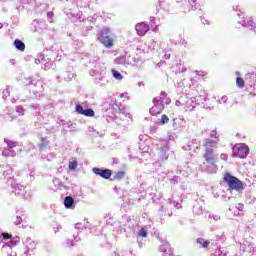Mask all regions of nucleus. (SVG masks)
<instances>
[{"label": "nucleus", "mask_w": 256, "mask_h": 256, "mask_svg": "<svg viewBox=\"0 0 256 256\" xmlns=\"http://www.w3.org/2000/svg\"><path fill=\"white\" fill-rule=\"evenodd\" d=\"M76 111L80 115H84V113H85V109H83V106H81V105H76Z\"/></svg>", "instance_id": "nucleus-43"}, {"label": "nucleus", "mask_w": 256, "mask_h": 256, "mask_svg": "<svg viewBox=\"0 0 256 256\" xmlns=\"http://www.w3.org/2000/svg\"><path fill=\"white\" fill-rule=\"evenodd\" d=\"M232 151V157H238L239 159H245L249 155V147L243 143L234 145Z\"/></svg>", "instance_id": "nucleus-7"}, {"label": "nucleus", "mask_w": 256, "mask_h": 256, "mask_svg": "<svg viewBox=\"0 0 256 256\" xmlns=\"http://www.w3.org/2000/svg\"><path fill=\"white\" fill-rule=\"evenodd\" d=\"M35 63H36V65H39L40 63H43V62L41 60H39V58H36Z\"/></svg>", "instance_id": "nucleus-60"}, {"label": "nucleus", "mask_w": 256, "mask_h": 256, "mask_svg": "<svg viewBox=\"0 0 256 256\" xmlns=\"http://www.w3.org/2000/svg\"><path fill=\"white\" fill-rule=\"evenodd\" d=\"M138 245H139V248H140V249H143V247H144L145 244H143V242H141V239H139Z\"/></svg>", "instance_id": "nucleus-58"}, {"label": "nucleus", "mask_w": 256, "mask_h": 256, "mask_svg": "<svg viewBox=\"0 0 256 256\" xmlns=\"http://www.w3.org/2000/svg\"><path fill=\"white\" fill-rule=\"evenodd\" d=\"M11 175H13V169L8 167L6 170L3 171L2 177H6L7 179H11Z\"/></svg>", "instance_id": "nucleus-29"}, {"label": "nucleus", "mask_w": 256, "mask_h": 256, "mask_svg": "<svg viewBox=\"0 0 256 256\" xmlns=\"http://www.w3.org/2000/svg\"><path fill=\"white\" fill-rule=\"evenodd\" d=\"M224 181L227 183L229 189L239 192L243 191V182L230 173L224 174Z\"/></svg>", "instance_id": "nucleus-5"}, {"label": "nucleus", "mask_w": 256, "mask_h": 256, "mask_svg": "<svg viewBox=\"0 0 256 256\" xmlns=\"http://www.w3.org/2000/svg\"><path fill=\"white\" fill-rule=\"evenodd\" d=\"M236 85L237 87H239L240 89H243L245 87V80H243V78L241 77H237L236 78Z\"/></svg>", "instance_id": "nucleus-30"}, {"label": "nucleus", "mask_w": 256, "mask_h": 256, "mask_svg": "<svg viewBox=\"0 0 256 256\" xmlns=\"http://www.w3.org/2000/svg\"><path fill=\"white\" fill-rule=\"evenodd\" d=\"M141 237H147V230L145 228L140 229L138 236H137V241L139 242V239Z\"/></svg>", "instance_id": "nucleus-35"}, {"label": "nucleus", "mask_w": 256, "mask_h": 256, "mask_svg": "<svg viewBox=\"0 0 256 256\" xmlns=\"http://www.w3.org/2000/svg\"><path fill=\"white\" fill-rule=\"evenodd\" d=\"M219 219H221V216L219 215L214 216V221H219Z\"/></svg>", "instance_id": "nucleus-61"}, {"label": "nucleus", "mask_w": 256, "mask_h": 256, "mask_svg": "<svg viewBox=\"0 0 256 256\" xmlns=\"http://www.w3.org/2000/svg\"><path fill=\"white\" fill-rule=\"evenodd\" d=\"M118 117L122 121L120 125H122L123 127H127V125L131 123V114L127 112H120Z\"/></svg>", "instance_id": "nucleus-17"}, {"label": "nucleus", "mask_w": 256, "mask_h": 256, "mask_svg": "<svg viewBox=\"0 0 256 256\" xmlns=\"http://www.w3.org/2000/svg\"><path fill=\"white\" fill-rule=\"evenodd\" d=\"M160 251L164 253V256H173V251L169 248V245H163L160 247Z\"/></svg>", "instance_id": "nucleus-23"}, {"label": "nucleus", "mask_w": 256, "mask_h": 256, "mask_svg": "<svg viewBox=\"0 0 256 256\" xmlns=\"http://www.w3.org/2000/svg\"><path fill=\"white\" fill-rule=\"evenodd\" d=\"M24 245L26 249V255H31L33 253V250L37 249V243H35V241H33L30 237H27L25 239Z\"/></svg>", "instance_id": "nucleus-11"}, {"label": "nucleus", "mask_w": 256, "mask_h": 256, "mask_svg": "<svg viewBox=\"0 0 256 256\" xmlns=\"http://www.w3.org/2000/svg\"><path fill=\"white\" fill-rule=\"evenodd\" d=\"M89 225V222H86V223H81V222H78L75 224V229H78V230H81V229H87Z\"/></svg>", "instance_id": "nucleus-34"}, {"label": "nucleus", "mask_w": 256, "mask_h": 256, "mask_svg": "<svg viewBox=\"0 0 256 256\" xmlns=\"http://www.w3.org/2000/svg\"><path fill=\"white\" fill-rule=\"evenodd\" d=\"M79 163L77 162V160H73L69 162V169L70 171H75V169H77Z\"/></svg>", "instance_id": "nucleus-32"}, {"label": "nucleus", "mask_w": 256, "mask_h": 256, "mask_svg": "<svg viewBox=\"0 0 256 256\" xmlns=\"http://www.w3.org/2000/svg\"><path fill=\"white\" fill-rule=\"evenodd\" d=\"M245 79H253V81H255V85H256V74L255 73L246 74Z\"/></svg>", "instance_id": "nucleus-42"}, {"label": "nucleus", "mask_w": 256, "mask_h": 256, "mask_svg": "<svg viewBox=\"0 0 256 256\" xmlns=\"http://www.w3.org/2000/svg\"><path fill=\"white\" fill-rule=\"evenodd\" d=\"M217 143H219V139L217 140L205 139L203 143V147L205 148V151H207V149H213V147H217Z\"/></svg>", "instance_id": "nucleus-18"}, {"label": "nucleus", "mask_w": 256, "mask_h": 256, "mask_svg": "<svg viewBox=\"0 0 256 256\" xmlns=\"http://www.w3.org/2000/svg\"><path fill=\"white\" fill-rule=\"evenodd\" d=\"M4 141L6 143V147L2 150L3 157H15L19 151L17 143L7 139Z\"/></svg>", "instance_id": "nucleus-6"}, {"label": "nucleus", "mask_w": 256, "mask_h": 256, "mask_svg": "<svg viewBox=\"0 0 256 256\" xmlns=\"http://www.w3.org/2000/svg\"><path fill=\"white\" fill-rule=\"evenodd\" d=\"M14 46L18 49V51H25V43L19 39L14 41Z\"/></svg>", "instance_id": "nucleus-25"}, {"label": "nucleus", "mask_w": 256, "mask_h": 256, "mask_svg": "<svg viewBox=\"0 0 256 256\" xmlns=\"http://www.w3.org/2000/svg\"><path fill=\"white\" fill-rule=\"evenodd\" d=\"M187 72V66H185V64L179 62L176 64L175 67V73H186Z\"/></svg>", "instance_id": "nucleus-22"}, {"label": "nucleus", "mask_w": 256, "mask_h": 256, "mask_svg": "<svg viewBox=\"0 0 256 256\" xmlns=\"http://www.w3.org/2000/svg\"><path fill=\"white\" fill-rule=\"evenodd\" d=\"M64 245L65 247H75V243L71 239H68Z\"/></svg>", "instance_id": "nucleus-46"}, {"label": "nucleus", "mask_w": 256, "mask_h": 256, "mask_svg": "<svg viewBox=\"0 0 256 256\" xmlns=\"http://www.w3.org/2000/svg\"><path fill=\"white\" fill-rule=\"evenodd\" d=\"M241 20L238 21V25H242V27H247L250 31L256 32V24L252 20H245V16L243 14H238V17H241Z\"/></svg>", "instance_id": "nucleus-10"}, {"label": "nucleus", "mask_w": 256, "mask_h": 256, "mask_svg": "<svg viewBox=\"0 0 256 256\" xmlns=\"http://www.w3.org/2000/svg\"><path fill=\"white\" fill-rule=\"evenodd\" d=\"M111 256H133V252L131 250H123L120 253L113 252Z\"/></svg>", "instance_id": "nucleus-26"}, {"label": "nucleus", "mask_w": 256, "mask_h": 256, "mask_svg": "<svg viewBox=\"0 0 256 256\" xmlns=\"http://www.w3.org/2000/svg\"><path fill=\"white\" fill-rule=\"evenodd\" d=\"M61 229H62V227H61V225H59V224H55V225L53 226V231H54V233H59V231H61Z\"/></svg>", "instance_id": "nucleus-47"}, {"label": "nucleus", "mask_w": 256, "mask_h": 256, "mask_svg": "<svg viewBox=\"0 0 256 256\" xmlns=\"http://www.w3.org/2000/svg\"><path fill=\"white\" fill-rule=\"evenodd\" d=\"M135 30L137 31V34L140 35V37H143L149 31V25H147L145 22H141L136 24Z\"/></svg>", "instance_id": "nucleus-15"}, {"label": "nucleus", "mask_w": 256, "mask_h": 256, "mask_svg": "<svg viewBox=\"0 0 256 256\" xmlns=\"http://www.w3.org/2000/svg\"><path fill=\"white\" fill-rule=\"evenodd\" d=\"M39 147H40L41 151H45V149H47V147H49V142L47 141V139L41 138V143L39 144Z\"/></svg>", "instance_id": "nucleus-28"}, {"label": "nucleus", "mask_w": 256, "mask_h": 256, "mask_svg": "<svg viewBox=\"0 0 256 256\" xmlns=\"http://www.w3.org/2000/svg\"><path fill=\"white\" fill-rule=\"evenodd\" d=\"M64 79H65L66 81H71V80L73 79V74L68 73V77H65V76H64Z\"/></svg>", "instance_id": "nucleus-56"}, {"label": "nucleus", "mask_w": 256, "mask_h": 256, "mask_svg": "<svg viewBox=\"0 0 256 256\" xmlns=\"http://www.w3.org/2000/svg\"><path fill=\"white\" fill-rule=\"evenodd\" d=\"M24 85H31V80H26L25 82H24Z\"/></svg>", "instance_id": "nucleus-63"}, {"label": "nucleus", "mask_w": 256, "mask_h": 256, "mask_svg": "<svg viewBox=\"0 0 256 256\" xmlns=\"http://www.w3.org/2000/svg\"><path fill=\"white\" fill-rule=\"evenodd\" d=\"M64 206L66 209H75V199H73L71 196H67L64 199Z\"/></svg>", "instance_id": "nucleus-20"}, {"label": "nucleus", "mask_w": 256, "mask_h": 256, "mask_svg": "<svg viewBox=\"0 0 256 256\" xmlns=\"http://www.w3.org/2000/svg\"><path fill=\"white\" fill-rule=\"evenodd\" d=\"M13 91L12 87H8L3 91V99H7V95H9Z\"/></svg>", "instance_id": "nucleus-40"}, {"label": "nucleus", "mask_w": 256, "mask_h": 256, "mask_svg": "<svg viewBox=\"0 0 256 256\" xmlns=\"http://www.w3.org/2000/svg\"><path fill=\"white\" fill-rule=\"evenodd\" d=\"M227 101H228L227 96H222L220 99L217 100V103H220L221 105L223 103H227Z\"/></svg>", "instance_id": "nucleus-45"}, {"label": "nucleus", "mask_w": 256, "mask_h": 256, "mask_svg": "<svg viewBox=\"0 0 256 256\" xmlns=\"http://www.w3.org/2000/svg\"><path fill=\"white\" fill-rule=\"evenodd\" d=\"M97 39L102 43V45H104V47L111 49L114 45L115 34H113L111 29L104 27L98 33Z\"/></svg>", "instance_id": "nucleus-3"}, {"label": "nucleus", "mask_w": 256, "mask_h": 256, "mask_svg": "<svg viewBox=\"0 0 256 256\" xmlns=\"http://www.w3.org/2000/svg\"><path fill=\"white\" fill-rule=\"evenodd\" d=\"M19 241V236L13 238L7 233H2L0 235V247L2 253L7 256H17V243H19Z\"/></svg>", "instance_id": "nucleus-1"}, {"label": "nucleus", "mask_w": 256, "mask_h": 256, "mask_svg": "<svg viewBox=\"0 0 256 256\" xmlns=\"http://www.w3.org/2000/svg\"><path fill=\"white\" fill-rule=\"evenodd\" d=\"M112 75L114 79H117V81H121V79H123V76L121 75V73H119V71L115 69H112Z\"/></svg>", "instance_id": "nucleus-33"}, {"label": "nucleus", "mask_w": 256, "mask_h": 256, "mask_svg": "<svg viewBox=\"0 0 256 256\" xmlns=\"http://www.w3.org/2000/svg\"><path fill=\"white\" fill-rule=\"evenodd\" d=\"M228 155L227 154H225V153H222L221 155H220V159L222 160V161H227V159H228Z\"/></svg>", "instance_id": "nucleus-52"}, {"label": "nucleus", "mask_w": 256, "mask_h": 256, "mask_svg": "<svg viewBox=\"0 0 256 256\" xmlns=\"http://www.w3.org/2000/svg\"><path fill=\"white\" fill-rule=\"evenodd\" d=\"M168 201H169L170 207H171V206H172V207H179V203H177V202H175V201H173V200H171V199H169Z\"/></svg>", "instance_id": "nucleus-50"}, {"label": "nucleus", "mask_w": 256, "mask_h": 256, "mask_svg": "<svg viewBox=\"0 0 256 256\" xmlns=\"http://www.w3.org/2000/svg\"><path fill=\"white\" fill-rule=\"evenodd\" d=\"M123 177H125V172L120 171V172L116 173V175L114 176V179H116L117 181H121V179H123Z\"/></svg>", "instance_id": "nucleus-38"}, {"label": "nucleus", "mask_w": 256, "mask_h": 256, "mask_svg": "<svg viewBox=\"0 0 256 256\" xmlns=\"http://www.w3.org/2000/svg\"><path fill=\"white\" fill-rule=\"evenodd\" d=\"M176 107H184L185 111H193L197 107V101L195 98H189L187 95H182L175 102Z\"/></svg>", "instance_id": "nucleus-4"}, {"label": "nucleus", "mask_w": 256, "mask_h": 256, "mask_svg": "<svg viewBox=\"0 0 256 256\" xmlns=\"http://www.w3.org/2000/svg\"><path fill=\"white\" fill-rule=\"evenodd\" d=\"M193 144V142H189L188 146H184L183 149L184 151H191V145Z\"/></svg>", "instance_id": "nucleus-54"}, {"label": "nucleus", "mask_w": 256, "mask_h": 256, "mask_svg": "<svg viewBox=\"0 0 256 256\" xmlns=\"http://www.w3.org/2000/svg\"><path fill=\"white\" fill-rule=\"evenodd\" d=\"M53 65H55L53 61H48L44 64L42 69H44V71H49V69L53 68Z\"/></svg>", "instance_id": "nucleus-36"}, {"label": "nucleus", "mask_w": 256, "mask_h": 256, "mask_svg": "<svg viewBox=\"0 0 256 256\" xmlns=\"http://www.w3.org/2000/svg\"><path fill=\"white\" fill-rule=\"evenodd\" d=\"M25 219V213L18 211L16 212V217L14 218V225H21Z\"/></svg>", "instance_id": "nucleus-21"}, {"label": "nucleus", "mask_w": 256, "mask_h": 256, "mask_svg": "<svg viewBox=\"0 0 256 256\" xmlns=\"http://www.w3.org/2000/svg\"><path fill=\"white\" fill-rule=\"evenodd\" d=\"M188 11H195L197 9V0H188Z\"/></svg>", "instance_id": "nucleus-27"}, {"label": "nucleus", "mask_w": 256, "mask_h": 256, "mask_svg": "<svg viewBox=\"0 0 256 256\" xmlns=\"http://www.w3.org/2000/svg\"><path fill=\"white\" fill-rule=\"evenodd\" d=\"M9 63H10V65H15L16 61H15V59H10Z\"/></svg>", "instance_id": "nucleus-59"}, {"label": "nucleus", "mask_w": 256, "mask_h": 256, "mask_svg": "<svg viewBox=\"0 0 256 256\" xmlns=\"http://www.w3.org/2000/svg\"><path fill=\"white\" fill-rule=\"evenodd\" d=\"M83 115H85V117H94L95 111H93V109H85Z\"/></svg>", "instance_id": "nucleus-37"}, {"label": "nucleus", "mask_w": 256, "mask_h": 256, "mask_svg": "<svg viewBox=\"0 0 256 256\" xmlns=\"http://www.w3.org/2000/svg\"><path fill=\"white\" fill-rule=\"evenodd\" d=\"M217 161L218 160H211L210 162H207L204 160L203 164L201 165L202 171L210 174L217 173V170L219 169L217 166Z\"/></svg>", "instance_id": "nucleus-8"}, {"label": "nucleus", "mask_w": 256, "mask_h": 256, "mask_svg": "<svg viewBox=\"0 0 256 256\" xmlns=\"http://www.w3.org/2000/svg\"><path fill=\"white\" fill-rule=\"evenodd\" d=\"M164 59H171V53L169 51L165 52Z\"/></svg>", "instance_id": "nucleus-57"}, {"label": "nucleus", "mask_w": 256, "mask_h": 256, "mask_svg": "<svg viewBox=\"0 0 256 256\" xmlns=\"http://www.w3.org/2000/svg\"><path fill=\"white\" fill-rule=\"evenodd\" d=\"M210 137L212 138V139H219L218 137H217V131L216 130H212L211 131V133H210Z\"/></svg>", "instance_id": "nucleus-49"}, {"label": "nucleus", "mask_w": 256, "mask_h": 256, "mask_svg": "<svg viewBox=\"0 0 256 256\" xmlns=\"http://www.w3.org/2000/svg\"><path fill=\"white\" fill-rule=\"evenodd\" d=\"M156 147L158 150V163H163L164 161H167L169 157H171L172 159L175 157V152H173L169 147V141L164 139L157 140Z\"/></svg>", "instance_id": "nucleus-2"}, {"label": "nucleus", "mask_w": 256, "mask_h": 256, "mask_svg": "<svg viewBox=\"0 0 256 256\" xmlns=\"http://www.w3.org/2000/svg\"><path fill=\"white\" fill-rule=\"evenodd\" d=\"M197 244L200 245V247H203L204 249H207L211 242L209 240H205L203 238H198L197 239Z\"/></svg>", "instance_id": "nucleus-24"}, {"label": "nucleus", "mask_w": 256, "mask_h": 256, "mask_svg": "<svg viewBox=\"0 0 256 256\" xmlns=\"http://www.w3.org/2000/svg\"><path fill=\"white\" fill-rule=\"evenodd\" d=\"M37 59H39L42 63H45V55H43V54H38Z\"/></svg>", "instance_id": "nucleus-51"}, {"label": "nucleus", "mask_w": 256, "mask_h": 256, "mask_svg": "<svg viewBox=\"0 0 256 256\" xmlns=\"http://www.w3.org/2000/svg\"><path fill=\"white\" fill-rule=\"evenodd\" d=\"M167 123H169V116L164 114L159 120V125H167Z\"/></svg>", "instance_id": "nucleus-31"}, {"label": "nucleus", "mask_w": 256, "mask_h": 256, "mask_svg": "<svg viewBox=\"0 0 256 256\" xmlns=\"http://www.w3.org/2000/svg\"><path fill=\"white\" fill-rule=\"evenodd\" d=\"M11 187H12L13 193H15V195H19L20 197H23L25 195V186L13 182L11 184Z\"/></svg>", "instance_id": "nucleus-16"}, {"label": "nucleus", "mask_w": 256, "mask_h": 256, "mask_svg": "<svg viewBox=\"0 0 256 256\" xmlns=\"http://www.w3.org/2000/svg\"><path fill=\"white\" fill-rule=\"evenodd\" d=\"M203 159L206 162L218 161L219 160L217 158V155H215V150L214 149L205 150V153L203 154Z\"/></svg>", "instance_id": "nucleus-13"}, {"label": "nucleus", "mask_w": 256, "mask_h": 256, "mask_svg": "<svg viewBox=\"0 0 256 256\" xmlns=\"http://www.w3.org/2000/svg\"><path fill=\"white\" fill-rule=\"evenodd\" d=\"M219 256H227V253L220 252Z\"/></svg>", "instance_id": "nucleus-64"}, {"label": "nucleus", "mask_w": 256, "mask_h": 256, "mask_svg": "<svg viewBox=\"0 0 256 256\" xmlns=\"http://www.w3.org/2000/svg\"><path fill=\"white\" fill-rule=\"evenodd\" d=\"M235 209H237V211H243V204H237Z\"/></svg>", "instance_id": "nucleus-55"}, {"label": "nucleus", "mask_w": 256, "mask_h": 256, "mask_svg": "<svg viewBox=\"0 0 256 256\" xmlns=\"http://www.w3.org/2000/svg\"><path fill=\"white\" fill-rule=\"evenodd\" d=\"M194 213H196V215H202L203 214V207L194 206Z\"/></svg>", "instance_id": "nucleus-41"}, {"label": "nucleus", "mask_w": 256, "mask_h": 256, "mask_svg": "<svg viewBox=\"0 0 256 256\" xmlns=\"http://www.w3.org/2000/svg\"><path fill=\"white\" fill-rule=\"evenodd\" d=\"M150 49L153 51H159V49H163V51H165V49H167V44L165 42H161L159 47V44L153 40L150 44Z\"/></svg>", "instance_id": "nucleus-19"}, {"label": "nucleus", "mask_w": 256, "mask_h": 256, "mask_svg": "<svg viewBox=\"0 0 256 256\" xmlns=\"http://www.w3.org/2000/svg\"><path fill=\"white\" fill-rule=\"evenodd\" d=\"M115 63H116V65H125V57L120 56V57L116 58Z\"/></svg>", "instance_id": "nucleus-39"}, {"label": "nucleus", "mask_w": 256, "mask_h": 256, "mask_svg": "<svg viewBox=\"0 0 256 256\" xmlns=\"http://www.w3.org/2000/svg\"><path fill=\"white\" fill-rule=\"evenodd\" d=\"M47 17H48L50 23H53V12H48Z\"/></svg>", "instance_id": "nucleus-53"}, {"label": "nucleus", "mask_w": 256, "mask_h": 256, "mask_svg": "<svg viewBox=\"0 0 256 256\" xmlns=\"http://www.w3.org/2000/svg\"><path fill=\"white\" fill-rule=\"evenodd\" d=\"M163 101L159 100V98H154L153 99V104L154 107L150 108V114L155 116V115H159V113H161L163 111V109H165V106L163 105Z\"/></svg>", "instance_id": "nucleus-9"}, {"label": "nucleus", "mask_w": 256, "mask_h": 256, "mask_svg": "<svg viewBox=\"0 0 256 256\" xmlns=\"http://www.w3.org/2000/svg\"><path fill=\"white\" fill-rule=\"evenodd\" d=\"M92 171L95 175H99V177H102L103 179H109V177H111V170L109 169L103 170L100 168H93Z\"/></svg>", "instance_id": "nucleus-14"}, {"label": "nucleus", "mask_w": 256, "mask_h": 256, "mask_svg": "<svg viewBox=\"0 0 256 256\" xmlns=\"http://www.w3.org/2000/svg\"><path fill=\"white\" fill-rule=\"evenodd\" d=\"M164 99H167V93L161 92L158 101H163Z\"/></svg>", "instance_id": "nucleus-48"}, {"label": "nucleus", "mask_w": 256, "mask_h": 256, "mask_svg": "<svg viewBox=\"0 0 256 256\" xmlns=\"http://www.w3.org/2000/svg\"><path fill=\"white\" fill-rule=\"evenodd\" d=\"M107 69L105 66H101V64H98L95 66V69L92 71L94 77H97L98 79H103V75H105Z\"/></svg>", "instance_id": "nucleus-12"}, {"label": "nucleus", "mask_w": 256, "mask_h": 256, "mask_svg": "<svg viewBox=\"0 0 256 256\" xmlns=\"http://www.w3.org/2000/svg\"><path fill=\"white\" fill-rule=\"evenodd\" d=\"M16 112L19 113V115H25V109H23V106H17Z\"/></svg>", "instance_id": "nucleus-44"}, {"label": "nucleus", "mask_w": 256, "mask_h": 256, "mask_svg": "<svg viewBox=\"0 0 256 256\" xmlns=\"http://www.w3.org/2000/svg\"><path fill=\"white\" fill-rule=\"evenodd\" d=\"M168 139H169V141H173V139H174L173 135H172V134H169V135H168Z\"/></svg>", "instance_id": "nucleus-62"}]
</instances>
